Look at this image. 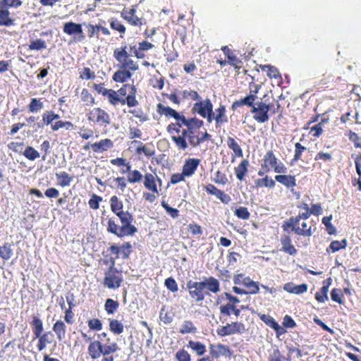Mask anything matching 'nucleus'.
Returning <instances> with one entry per match:
<instances>
[{"mask_svg":"<svg viewBox=\"0 0 361 361\" xmlns=\"http://www.w3.org/2000/svg\"><path fill=\"white\" fill-rule=\"evenodd\" d=\"M157 183L159 187L161 185V180L156 174L152 173H146L143 178V185L146 190L149 192H145L142 197L145 201L154 202L159 194Z\"/></svg>","mask_w":361,"mask_h":361,"instance_id":"nucleus-12","label":"nucleus"},{"mask_svg":"<svg viewBox=\"0 0 361 361\" xmlns=\"http://www.w3.org/2000/svg\"><path fill=\"white\" fill-rule=\"evenodd\" d=\"M249 161L243 159L238 166L235 167V174L238 180L242 181L245 179L248 171Z\"/></svg>","mask_w":361,"mask_h":361,"instance_id":"nucleus-37","label":"nucleus"},{"mask_svg":"<svg viewBox=\"0 0 361 361\" xmlns=\"http://www.w3.org/2000/svg\"><path fill=\"white\" fill-rule=\"evenodd\" d=\"M42 117L43 124L51 125V129L53 131H57L60 128H65L68 130L73 129V124L71 121H57L54 122L51 111H46L42 114Z\"/></svg>","mask_w":361,"mask_h":361,"instance_id":"nucleus-18","label":"nucleus"},{"mask_svg":"<svg viewBox=\"0 0 361 361\" xmlns=\"http://www.w3.org/2000/svg\"><path fill=\"white\" fill-rule=\"evenodd\" d=\"M209 355L212 358L217 359L221 355L228 356L231 355V350L228 346L223 345L221 343L214 344L212 343L209 346Z\"/></svg>","mask_w":361,"mask_h":361,"instance_id":"nucleus-27","label":"nucleus"},{"mask_svg":"<svg viewBox=\"0 0 361 361\" xmlns=\"http://www.w3.org/2000/svg\"><path fill=\"white\" fill-rule=\"evenodd\" d=\"M119 307V302L111 298L106 299L104 303V310L108 314L115 313Z\"/></svg>","mask_w":361,"mask_h":361,"instance_id":"nucleus-49","label":"nucleus"},{"mask_svg":"<svg viewBox=\"0 0 361 361\" xmlns=\"http://www.w3.org/2000/svg\"><path fill=\"white\" fill-rule=\"evenodd\" d=\"M226 144L228 147L233 152L231 157L232 163L235 161L236 157L240 158L243 157V149L234 137L228 136L226 140Z\"/></svg>","mask_w":361,"mask_h":361,"instance_id":"nucleus-30","label":"nucleus"},{"mask_svg":"<svg viewBox=\"0 0 361 361\" xmlns=\"http://www.w3.org/2000/svg\"><path fill=\"white\" fill-rule=\"evenodd\" d=\"M122 281L121 274L117 269L111 267L105 273L103 284L109 289H117L121 286Z\"/></svg>","mask_w":361,"mask_h":361,"instance_id":"nucleus-17","label":"nucleus"},{"mask_svg":"<svg viewBox=\"0 0 361 361\" xmlns=\"http://www.w3.org/2000/svg\"><path fill=\"white\" fill-rule=\"evenodd\" d=\"M216 302L219 306V319L224 322L223 319L226 321L232 314L235 306L240 302V300L231 293L224 292L216 298Z\"/></svg>","mask_w":361,"mask_h":361,"instance_id":"nucleus-9","label":"nucleus"},{"mask_svg":"<svg viewBox=\"0 0 361 361\" xmlns=\"http://www.w3.org/2000/svg\"><path fill=\"white\" fill-rule=\"evenodd\" d=\"M87 120L94 125L106 128L111 123L110 115L100 107H95L87 114Z\"/></svg>","mask_w":361,"mask_h":361,"instance_id":"nucleus-14","label":"nucleus"},{"mask_svg":"<svg viewBox=\"0 0 361 361\" xmlns=\"http://www.w3.org/2000/svg\"><path fill=\"white\" fill-rule=\"evenodd\" d=\"M307 285L306 283H302L300 285L295 286L292 282H288L284 284L283 290L289 293L300 295L307 291Z\"/></svg>","mask_w":361,"mask_h":361,"instance_id":"nucleus-34","label":"nucleus"},{"mask_svg":"<svg viewBox=\"0 0 361 361\" xmlns=\"http://www.w3.org/2000/svg\"><path fill=\"white\" fill-rule=\"evenodd\" d=\"M80 99L86 106H92L94 104V98L88 89L83 88L82 90L80 93Z\"/></svg>","mask_w":361,"mask_h":361,"instance_id":"nucleus-50","label":"nucleus"},{"mask_svg":"<svg viewBox=\"0 0 361 361\" xmlns=\"http://www.w3.org/2000/svg\"><path fill=\"white\" fill-rule=\"evenodd\" d=\"M348 243L346 239H343L342 240H334L326 248V252L328 253H334L339 251L340 250L345 249Z\"/></svg>","mask_w":361,"mask_h":361,"instance_id":"nucleus-43","label":"nucleus"},{"mask_svg":"<svg viewBox=\"0 0 361 361\" xmlns=\"http://www.w3.org/2000/svg\"><path fill=\"white\" fill-rule=\"evenodd\" d=\"M22 4L21 0H0V26L10 27L14 25V19L11 17L8 8H17Z\"/></svg>","mask_w":361,"mask_h":361,"instance_id":"nucleus-13","label":"nucleus"},{"mask_svg":"<svg viewBox=\"0 0 361 361\" xmlns=\"http://www.w3.org/2000/svg\"><path fill=\"white\" fill-rule=\"evenodd\" d=\"M32 332L35 338H38L37 348L38 351L44 350L47 345L51 344L54 339V335L51 331H44L43 322L37 316H33L31 322Z\"/></svg>","mask_w":361,"mask_h":361,"instance_id":"nucleus-8","label":"nucleus"},{"mask_svg":"<svg viewBox=\"0 0 361 361\" xmlns=\"http://www.w3.org/2000/svg\"><path fill=\"white\" fill-rule=\"evenodd\" d=\"M109 202L111 210L119 219L121 226L117 224L115 218H109L107 221V231L121 238L134 235L137 232V228L133 224V215L128 211H123V203L116 195H113Z\"/></svg>","mask_w":361,"mask_h":361,"instance_id":"nucleus-2","label":"nucleus"},{"mask_svg":"<svg viewBox=\"0 0 361 361\" xmlns=\"http://www.w3.org/2000/svg\"><path fill=\"white\" fill-rule=\"evenodd\" d=\"M333 159H334L331 153L319 151L316 154L314 157L316 163L314 164V167L318 166V168L321 169L322 162L326 164L331 163L333 161Z\"/></svg>","mask_w":361,"mask_h":361,"instance_id":"nucleus-35","label":"nucleus"},{"mask_svg":"<svg viewBox=\"0 0 361 361\" xmlns=\"http://www.w3.org/2000/svg\"><path fill=\"white\" fill-rule=\"evenodd\" d=\"M164 285L168 290L172 293H176L178 290V286L176 280L173 277H169L165 279Z\"/></svg>","mask_w":361,"mask_h":361,"instance_id":"nucleus-63","label":"nucleus"},{"mask_svg":"<svg viewBox=\"0 0 361 361\" xmlns=\"http://www.w3.org/2000/svg\"><path fill=\"white\" fill-rule=\"evenodd\" d=\"M189 295L197 305L201 306L206 296H210V293H217L220 291L219 281L209 276L201 281L190 280L186 284Z\"/></svg>","mask_w":361,"mask_h":361,"instance_id":"nucleus-5","label":"nucleus"},{"mask_svg":"<svg viewBox=\"0 0 361 361\" xmlns=\"http://www.w3.org/2000/svg\"><path fill=\"white\" fill-rule=\"evenodd\" d=\"M114 142L109 138L100 140L91 144V149L94 153H103L114 147Z\"/></svg>","mask_w":361,"mask_h":361,"instance_id":"nucleus-28","label":"nucleus"},{"mask_svg":"<svg viewBox=\"0 0 361 361\" xmlns=\"http://www.w3.org/2000/svg\"><path fill=\"white\" fill-rule=\"evenodd\" d=\"M135 154L140 159H142V155L147 159H150L154 156L155 151L153 147L149 146L147 144L143 143L139 148L135 149Z\"/></svg>","mask_w":361,"mask_h":361,"instance_id":"nucleus-36","label":"nucleus"},{"mask_svg":"<svg viewBox=\"0 0 361 361\" xmlns=\"http://www.w3.org/2000/svg\"><path fill=\"white\" fill-rule=\"evenodd\" d=\"M331 300L339 305L344 303L343 291L340 288H334L331 291Z\"/></svg>","mask_w":361,"mask_h":361,"instance_id":"nucleus-56","label":"nucleus"},{"mask_svg":"<svg viewBox=\"0 0 361 361\" xmlns=\"http://www.w3.org/2000/svg\"><path fill=\"white\" fill-rule=\"evenodd\" d=\"M157 111L159 115L165 116L167 118H173L176 120L175 123H180L181 121L183 115H180L178 111L170 106H166L159 103L157 105Z\"/></svg>","mask_w":361,"mask_h":361,"instance_id":"nucleus-26","label":"nucleus"},{"mask_svg":"<svg viewBox=\"0 0 361 361\" xmlns=\"http://www.w3.org/2000/svg\"><path fill=\"white\" fill-rule=\"evenodd\" d=\"M191 111L193 114H197L201 117L207 118L208 123L214 120L213 104L209 99L195 102Z\"/></svg>","mask_w":361,"mask_h":361,"instance_id":"nucleus-15","label":"nucleus"},{"mask_svg":"<svg viewBox=\"0 0 361 361\" xmlns=\"http://www.w3.org/2000/svg\"><path fill=\"white\" fill-rule=\"evenodd\" d=\"M204 125L202 120L197 118H185L183 115L180 123H171L166 127L167 132L171 135V140L178 149L185 150L188 147L186 137L194 135V129H199Z\"/></svg>","mask_w":361,"mask_h":361,"instance_id":"nucleus-3","label":"nucleus"},{"mask_svg":"<svg viewBox=\"0 0 361 361\" xmlns=\"http://www.w3.org/2000/svg\"><path fill=\"white\" fill-rule=\"evenodd\" d=\"M211 138L212 135L205 131L201 137L195 135L189 136L188 142L191 147H196L204 141L210 140Z\"/></svg>","mask_w":361,"mask_h":361,"instance_id":"nucleus-40","label":"nucleus"},{"mask_svg":"<svg viewBox=\"0 0 361 361\" xmlns=\"http://www.w3.org/2000/svg\"><path fill=\"white\" fill-rule=\"evenodd\" d=\"M255 183L257 187H265V188H273L276 185V180H273L269 176H266L265 177H264L261 179L257 180Z\"/></svg>","mask_w":361,"mask_h":361,"instance_id":"nucleus-52","label":"nucleus"},{"mask_svg":"<svg viewBox=\"0 0 361 361\" xmlns=\"http://www.w3.org/2000/svg\"><path fill=\"white\" fill-rule=\"evenodd\" d=\"M298 209H304V212L299 213L295 216L290 217V223L289 225H292L293 223H299L301 219L307 220L310 218V214H308L310 211V207H309V204L305 202H300L297 205Z\"/></svg>","mask_w":361,"mask_h":361,"instance_id":"nucleus-33","label":"nucleus"},{"mask_svg":"<svg viewBox=\"0 0 361 361\" xmlns=\"http://www.w3.org/2000/svg\"><path fill=\"white\" fill-rule=\"evenodd\" d=\"M289 358H286L279 348H275L269 353L268 361H290Z\"/></svg>","mask_w":361,"mask_h":361,"instance_id":"nucleus-53","label":"nucleus"},{"mask_svg":"<svg viewBox=\"0 0 361 361\" xmlns=\"http://www.w3.org/2000/svg\"><path fill=\"white\" fill-rule=\"evenodd\" d=\"M43 106V102L40 99L33 98L28 105V109L30 112L34 113L40 111Z\"/></svg>","mask_w":361,"mask_h":361,"instance_id":"nucleus-58","label":"nucleus"},{"mask_svg":"<svg viewBox=\"0 0 361 361\" xmlns=\"http://www.w3.org/2000/svg\"><path fill=\"white\" fill-rule=\"evenodd\" d=\"M154 44L147 40L140 42L137 44L130 46V51L133 52L134 56L137 59H142L145 57V52L153 49Z\"/></svg>","mask_w":361,"mask_h":361,"instance_id":"nucleus-21","label":"nucleus"},{"mask_svg":"<svg viewBox=\"0 0 361 361\" xmlns=\"http://www.w3.org/2000/svg\"><path fill=\"white\" fill-rule=\"evenodd\" d=\"M102 201V197L96 194H93L91 196L88 202L89 207L94 210H97L99 208V203Z\"/></svg>","mask_w":361,"mask_h":361,"instance_id":"nucleus-62","label":"nucleus"},{"mask_svg":"<svg viewBox=\"0 0 361 361\" xmlns=\"http://www.w3.org/2000/svg\"><path fill=\"white\" fill-rule=\"evenodd\" d=\"M110 27L116 31H118L121 34V37L123 38L126 33V28L125 25L116 18H111L109 20Z\"/></svg>","mask_w":361,"mask_h":361,"instance_id":"nucleus-47","label":"nucleus"},{"mask_svg":"<svg viewBox=\"0 0 361 361\" xmlns=\"http://www.w3.org/2000/svg\"><path fill=\"white\" fill-rule=\"evenodd\" d=\"M332 280L331 278L323 281L322 287L320 290L315 293V299L320 303H324L329 300L328 291L330 285L331 284Z\"/></svg>","mask_w":361,"mask_h":361,"instance_id":"nucleus-32","label":"nucleus"},{"mask_svg":"<svg viewBox=\"0 0 361 361\" xmlns=\"http://www.w3.org/2000/svg\"><path fill=\"white\" fill-rule=\"evenodd\" d=\"M95 77L94 72L88 67H85L80 71V78L82 80H93Z\"/></svg>","mask_w":361,"mask_h":361,"instance_id":"nucleus-61","label":"nucleus"},{"mask_svg":"<svg viewBox=\"0 0 361 361\" xmlns=\"http://www.w3.org/2000/svg\"><path fill=\"white\" fill-rule=\"evenodd\" d=\"M110 163L111 165L117 167H125V169L120 170V172L122 174L128 173V183L130 184H135L140 183L143 180L144 176L142 174V173L137 169L132 170L131 164L129 161H127L126 159L123 157H117L111 159Z\"/></svg>","mask_w":361,"mask_h":361,"instance_id":"nucleus-11","label":"nucleus"},{"mask_svg":"<svg viewBox=\"0 0 361 361\" xmlns=\"http://www.w3.org/2000/svg\"><path fill=\"white\" fill-rule=\"evenodd\" d=\"M197 331V327L194 325L193 322L190 320H185L183 322L181 327L178 332L180 334H196Z\"/></svg>","mask_w":361,"mask_h":361,"instance_id":"nucleus-45","label":"nucleus"},{"mask_svg":"<svg viewBox=\"0 0 361 361\" xmlns=\"http://www.w3.org/2000/svg\"><path fill=\"white\" fill-rule=\"evenodd\" d=\"M290 223V218H289L287 221H285L281 228L283 231H288L289 229H291L296 235L304 236V237H310L312 235L314 232L316 230V228H312V226H308L307 223L302 222L301 224V227L299 226V223H293L292 225H288Z\"/></svg>","mask_w":361,"mask_h":361,"instance_id":"nucleus-16","label":"nucleus"},{"mask_svg":"<svg viewBox=\"0 0 361 361\" xmlns=\"http://www.w3.org/2000/svg\"><path fill=\"white\" fill-rule=\"evenodd\" d=\"M221 49L224 52L228 65L233 67L235 70H240L243 68V62L238 57L234 51L228 46H223Z\"/></svg>","mask_w":361,"mask_h":361,"instance_id":"nucleus-22","label":"nucleus"},{"mask_svg":"<svg viewBox=\"0 0 361 361\" xmlns=\"http://www.w3.org/2000/svg\"><path fill=\"white\" fill-rule=\"evenodd\" d=\"M188 346L196 352L199 356L203 355L206 353V346L200 341H189Z\"/></svg>","mask_w":361,"mask_h":361,"instance_id":"nucleus-48","label":"nucleus"},{"mask_svg":"<svg viewBox=\"0 0 361 361\" xmlns=\"http://www.w3.org/2000/svg\"><path fill=\"white\" fill-rule=\"evenodd\" d=\"M118 350V345L116 342L102 343L101 341L97 340L90 342L87 347V353L92 360H96L102 355L115 353Z\"/></svg>","mask_w":361,"mask_h":361,"instance_id":"nucleus-10","label":"nucleus"},{"mask_svg":"<svg viewBox=\"0 0 361 361\" xmlns=\"http://www.w3.org/2000/svg\"><path fill=\"white\" fill-rule=\"evenodd\" d=\"M56 177L59 185L61 187H66L70 185L71 183L73 180V176H70L66 171L56 173Z\"/></svg>","mask_w":361,"mask_h":361,"instance_id":"nucleus-44","label":"nucleus"},{"mask_svg":"<svg viewBox=\"0 0 361 361\" xmlns=\"http://www.w3.org/2000/svg\"><path fill=\"white\" fill-rule=\"evenodd\" d=\"M226 107L224 105L221 104L218 109H216V116L214 119L216 121V126H220L222 123L228 122V118L226 115Z\"/></svg>","mask_w":361,"mask_h":361,"instance_id":"nucleus-41","label":"nucleus"},{"mask_svg":"<svg viewBox=\"0 0 361 361\" xmlns=\"http://www.w3.org/2000/svg\"><path fill=\"white\" fill-rule=\"evenodd\" d=\"M109 330L116 335H119L123 332L124 326L121 322L116 319H109Z\"/></svg>","mask_w":361,"mask_h":361,"instance_id":"nucleus-46","label":"nucleus"},{"mask_svg":"<svg viewBox=\"0 0 361 361\" xmlns=\"http://www.w3.org/2000/svg\"><path fill=\"white\" fill-rule=\"evenodd\" d=\"M23 154L30 161H34L40 157L39 153L32 146L26 147Z\"/></svg>","mask_w":361,"mask_h":361,"instance_id":"nucleus-54","label":"nucleus"},{"mask_svg":"<svg viewBox=\"0 0 361 361\" xmlns=\"http://www.w3.org/2000/svg\"><path fill=\"white\" fill-rule=\"evenodd\" d=\"M332 219V215L329 216H324L322 218V224H324L326 226V231L329 235H335L336 233V227L331 223Z\"/></svg>","mask_w":361,"mask_h":361,"instance_id":"nucleus-57","label":"nucleus"},{"mask_svg":"<svg viewBox=\"0 0 361 361\" xmlns=\"http://www.w3.org/2000/svg\"><path fill=\"white\" fill-rule=\"evenodd\" d=\"M259 318L267 326L273 329L276 331L277 337H279L286 332V330L283 327L281 326L271 315L262 314L259 315Z\"/></svg>","mask_w":361,"mask_h":361,"instance_id":"nucleus-25","label":"nucleus"},{"mask_svg":"<svg viewBox=\"0 0 361 361\" xmlns=\"http://www.w3.org/2000/svg\"><path fill=\"white\" fill-rule=\"evenodd\" d=\"M280 242L281 244V251L291 256H294L297 254L298 250L293 245L290 235L286 234L282 235L280 238Z\"/></svg>","mask_w":361,"mask_h":361,"instance_id":"nucleus-29","label":"nucleus"},{"mask_svg":"<svg viewBox=\"0 0 361 361\" xmlns=\"http://www.w3.org/2000/svg\"><path fill=\"white\" fill-rule=\"evenodd\" d=\"M259 68L262 71H266L267 75L269 78H274L277 80H281V75L278 68L271 65H259Z\"/></svg>","mask_w":361,"mask_h":361,"instance_id":"nucleus-39","label":"nucleus"},{"mask_svg":"<svg viewBox=\"0 0 361 361\" xmlns=\"http://www.w3.org/2000/svg\"><path fill=\"white\" fill-rule=\"evenodd\" d=\"M201 160L195 158H189L185 160L182 171L188 177L192 176L196 171Z\"/></svg>","mask_w":361,"mask_h":361,"instance_id":"nucleus-31","label":"nucleus"},{"mask_svg":"<svg viewBox=\"0 0 361 361\" xmlns=\"http://www.w3.org/2000/svg\"><path fill=\"white\" fill-rule=\"evenodd\" d=\"M245 331V324L242 322H233L227 324L226 326H221L216 329V333L221 337L233 335L241 334Z\"/></svg>","mask_w":361,"mask_h":361,"instance_id":"nucleus-19","label":"nucleus"},{"mask_svg":"<svg viewBox=\"0 0 361 361\" xmlns=\"http://www.w3.org/2000/svg\"><path fill=\"white\" fill-rule=\"evenodd\" d=\"M183 99H190L192 101H200L201 97L198 92L192 90H185L182 92Z\"/></svg>","mask_w":361,"mask_h":361,"instance_id":"nucleus-55","label":"nucleus"},{"mask_svg":"<svg viewBox=\"0 0 361 361\" xmlns=\"http://www.w3.org/2000/svg\"><path fill=\"white\" fill-rule=\"evenodd\" d=\"M13 255L12 245L9 243H4L0 245V258L4 260L10 259Z\"/></svg>","mask_w":361,"mask_h":361,"instance_id":"nucleus-42","label":"nucleus"},{"mask_svg":"<svg viewBox=\"0 0 361 361\" xmlns=\"http://www.w3.org/2000/svg\"><path fill=\"white\" fill-rule=\"evenodd\" d=\"M235 215L240 219L247 220L250 216V213L248 211L247 208L245 207H240L236 209L234 212Z\"/></svg>","mask_w":361,"mask_h":361,"instance_id":"nucleus-60","label":"nucleus"},{"mask_svg":"<svg viewBox=\"0 0 361 361\" xmlns=\"http://www.w3.org/2000/svg\"><path fill=\"white\" fill-rule=\"evenodd\" d=\"M307 149V147L302 145L300 142L295 144V151L293 158L291 159L290 164H293L302 158V153Z\"/></svg>","mask_w":361,"mask_h":361,"instance_id":"nucleus-51","label":"nucleus"},{"mask_svg":"<svg viewBox=\"0 0 361 361\" xmlns=\"http://www.w3.org/2000/svg\"><path fill=\"white\" fill-rule=\"evenodd\" d=\"M275 180L287 189L293 190L297 185L296 176L292 174L277 173Z\"/></svg>","mask_w":361,"mask_h":361,"instance_id":"nucleus-24","label":"nucleus"},{"mask_svg":"<svg viewBox=\"0 0 361 361\" xmlns=\"http://www.w3.org/2000/svg\"><path fill=\"white\" fill-rule=\"evenodd\" d=\"M63 31L68 35H78V40L85 39L82 25L73 22H67L63 25Z\"/></svg>","mask_w":361,"mask_h":361,"instance_id":"nucleus-23","label":"nucleus"},{"mask_svg":"<svg viewBox=\"0 0 361 361\" xmlns=\"http://www.w3.org/2000/svg\"><path fill=\"white\" fill-rule=\"evenodd\" d=\"M176 358L178 361H191L190 355L185 349L179 350L176 354Z\"/></svg>","mask_w":361,"mask_h":361,"instance_id":"nucleus-64","label":"nucleus"},{"mask_svg":"<svg viewBox=\"0 0 361 361\" xmlns=\"http://www.w3.org/2000/svg\"><path fill=\"white\" fill-rule=\"evenodd\" d=\"M136 6L131 8H124L121 12V16L130 25L140 27L145 24L143 18H139L135 15Z\"/></svg>","mask_w":361,"mask_h":361,"instance_id":"nucleus-20","label":"nucleus"},{"mask_svg":"<svg viewBox=\"0 0 361 361\" xmlns=\"http://www.w3.org/2000/svg\"><path fill=\"white\" fill-rule=\"evenodd\" d=\"M113 56L119 67L112 76L114 82H126L132 78L134 72L138 71L139 65L132 59L126 44L116 48L114 50Z\"/></svg>","mask_w":361,"mask_h":361,"instance_id":"nucleus-4","label":"nucleus"},{"mask_svg":"<svg viewBox=\"0 0 361 361\" xmlns=\"http://www.w3.org/2000/svg\"><path fill=\"white\" fill-rule=\"evenodd\" d=\"M137 89L133 84H124L117 91L109 89L105 91L104 97L108 99L112 106L126 104L128 107H135L139 104L136 98Z\"/></svg>","mask_w":361,"mask_h":361,"instance_id":"nucleus-6","label":"nucleus"},{"mask_svg":"<svg viewBox=\"0 0 361 361\" xmlns=\"http://www.w3.org/2000/svg\"><path fill=\"white\" fill-rule=\"evenodd\" d=\"M262 161L258 171L259 176H263L271 171H274L276 173H285L288 171L286 165L277 158L271 149L266 152Z\"/></svg>","mask_w":361,"mask_h":361,"instance_id":"nucleus-7","label":"nucleus"},{"mask_svg":"<svg viewBox=\"0 0 361 361\" xmlns=\"http://www.w3.org/2000/svg\"><path fill=\"white\" fill-rule=\"evenodd\" d=\"M261 88L259 85L254 82L249 84L250 92L245 97L235 100L231 104V109L236 110L238 108L246 106L250 108V113L253 119L258 123H267L271 115L280 114L279 118L282 116L283 107L279 101L276 100L273 102L267 103L261 99L260 102L257 101L258 99L257 94Z\"/></svg>","mask_w":361,"mask_h":361,"instance_id":"nucleus-1","label":"nucleus"},{"mask_svg":"<svg viewBox=\"0 0 361 361\" xmlns=\"http://www.w3.org/2000/svg\"><path fill=\"white\" fill-rule=\"evenodd\" d=\"M52 329L59 341H63L66 338V326L62 320L56 321L54 324Z\"/></svg>","mask_w":361,"mask_h":361,"instance_id":"nucleus-38","label":"nucleus"},{"mask_svg":"<svg viewBox=\"0 0 361 361\" xmlns=\"http://www.w3.org/2000/svg\"><path fill=\"white\" fill-rule=\"evenodd\" d=\"M119 250L122 258L128 259L132 252V245L129 242H125L119 246Z\"/></svg>","mask_w":361,"mask_h":361,"instance_id":"nucleus-59","label":"nucleus"}]
</instances>
